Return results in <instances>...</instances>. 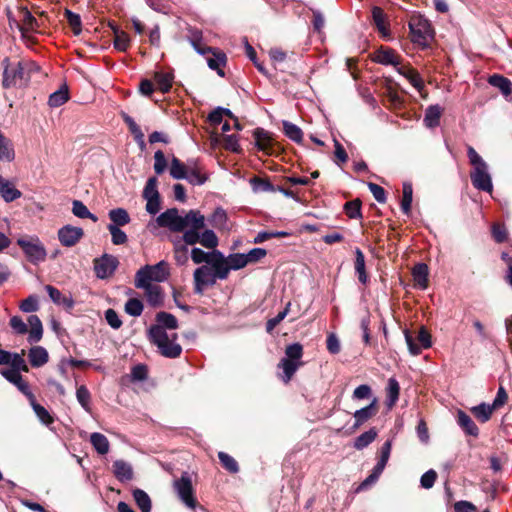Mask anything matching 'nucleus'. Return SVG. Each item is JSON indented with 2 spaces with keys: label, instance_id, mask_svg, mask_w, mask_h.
I'll return each instance as SVG.
<instances>
[{
  "label": "nucleus",
  "instance_id": "nucleus-1",
  "mask_svg": "<svg viewBox=\"0 0 512 512\" xmlns=\"http://www.w3.org/2000/svg\"><path fill=\"white\" fill-rule=\"evenodd\" d=\"M156 221L160 227H166L173 232L205 226V217L197 210H190L185 216H181L177 209H168L161 213Z\"/></svg>",
  "mask_w": 512,
  "mask_h": 512
},
{
  "label": "nucleus",
  "instance_id": "nucleus-2",
  "mask_svg": "<svg viewBox=\"0 0 512 512\" xmlns=\"http://www.w3.org/2000/svg\"><path fill=\"white\" fill-rule=\"evenodd\" d=\"M467 155L470 164L473 166V170L470 173L473 186L478 190L491 193L493 185L486 162L471 146L467 149Z\"/></svg>",
  "mask_w": 512,
  "mask_h": 512
},
{
  "label": "nucleus",
  "instance_id": "nucleus-3",
  "mask_svg": "<svg viewBox=\"0 0 512 512\" xmlns=\"http://www.w3.org/2000/svg\"><path fill=\"white\" fill-rule=\"evenodd\" d=\"M408 25L412 43L422 49L429 47L434 39V30L429 21L419 13H413Z\"/></svg>",
  "mask_w": 512,
  "mask_h": 512
},
{
  "label": "nucleus",
  "instance_id": "nucleus-4",
  "mask_svg": "<svg viewBox=\"0 0 512 512\" xmlns=\"http://www.w3.org/2000/svg\"><path fill=\"white\" fill-rule=\"evenodd\" d=\"M149 336L163 356L176 358L181 354L182 348L176 343V333H168L161 326H153L149 331Z\"/></svg>",
  "mask_w": 512,
  "mask_h": 512
},
{
  "label": "nucleus",
  "instance_id": "nucleus-5",
  "mask_svg": "<svg viewBox=\"0 0 512 512\" xmlns=\"http://www.w3.org/2000/svg\"><path fill=\"white\" fill-rule=\"evenodd\" d=\"M5 63L2 82L5 88L26 84L29 79V73L35 67L34 63L28 61L9 63L8 60H5Z\"/></svg>",
  "mask_w": 512,
  "mask_h": 512
},
{
  "label": "nucleus",
  "instance_id": "nucleus-6",
  "mask_svg": "<svg viewBox=\"0 0 512 512\" xmlns=\"http://www.w3.org/2000/svg\"><path fill=\"white\" fill-rule=\"evenodd\" d=\"M16 243L30 263L39 264L46 260L47 250L38 236L21 235Z\"/></svg>",
  "mask_w": 512,
  "mask_h": 512
},
{
  "label": "nucleus",
  "instance_id": "nucleus-7",
  "mask_svg": "<svg viewBox=\"0 0 512 512\" xmlns=\"http://www.w3.org/2000/svg\"><path fill=\"white\" fill-rule=\"evenodd\" d=\"M303 347L299 343H293L286 347L285 357L281 359L278 367L283 370L282 380L288 383L295 372L303 365Z\"/></svg>",
  "mask_w": 512,
  "mask_h": 512
},
{
  "label": "nucleus",
  "instance_id": "nucleus-8",
  "mask_svg": "<svg viewBox=\"0 0 512 512\" xmlns=\"http://www.w3.org/2000/svg\"><path fill=\"white\" fill-rule=\"evenodd\" d=\"M30 329L28 330L27 324L19 316L10 318V326L17 334H25L28 332V342L37 343L42 339L43 326L42 322L37 315H30L27 319Z\"/></svg>",
  "mask_w": 512,
  "mask_h": 512
},
{
  "label": "nucleus",
  "instance_id": "nucleus-9",
  "mask_svg": "<svg viewBox=\"0 0 512 512\" xmlns=\"http://www.w3.org/2000/svg\"><path fill=\"white\" fill-rule=\"evenodd\" d=\"M168 267L163 261L156 265H146L137 271L135 275V286L144 287L147 283L163 282L168 277Z\"/></svg>",
  "mask_w": 512,
  "mask_h": 512
},
{
  "label": "nucleus",
  "instance_id": "nucleus-10",
  "mask_svg": "<svg viewBox=\"0 0 512 512\" xmlns=\"http://www.w3.org/2000/svg\"><path fill=\"white\" fill-rule=\"evenodd\" d=\"M202 228H191L184 232L183 240L187 245L200 243L208 249H214L218 245V238L212 230H204L201 234L199 230Z\"/></svg>",
  "mask_w": 512,
  "mask_h": 512
},
{
  "label": "nucleus",
  "instance_id": "nucleus-11",
  "mask_svg": "<svg viewBox=\"0 0 512 512\" xmlns=\"http://www.w3.org/2000/svg\"><path fill=\"white\" fill-rule=\"evenodd\" d=\"M173 487L180 500L188 508L195 509L197 501L194 497V489L189 474L183 473L179 479L174 480Z\"/></svg>",
  "mask_w": 512,
  "mask_h": 512
},
{
  "label": "nucleus",
  "instance_id": "nucleus-12",
  "mask_svg": "<svg viewBox=\"0 0 512 512\" xmlns=\"http://www.w3.org/2000/svg\"><path fill=\"white\" fill-rule=\"evenodd\" d=\"M404 334L407 346L412 355H418L421 353L422 349L431 347V335L424 327H421L418 331L416 340L408 330H406Z\"/></svg>",
  "mask_w": 512,
  "mask_h": 512
},
{
  "label": "nucleus",
  "instance_id": "nucleus-13",
  "mask_svg": "<svg viewBox=\"0 0 512 512\" xmlns=\"http://www.w3.org/2000/svg\"><path fill=\"white\" fill-rule=\"evenodd\" d=\"M193 45L197 52L200 54L205 55L211 52L212 56L207 57V64L209 68H211L212 70H216L220 76H224L222 67L225 65L226 55L220 51H214L210 47H201L196 43H193Z\"/></svg>",
  "mask_w": 512,
  "mask_h": 512
},
{
  "label": "nucleus",
  "instance_id": "nucleus-14",
  "mask_svg": "<svg viewBox=\"0 0 512 512\" xmlns=\"http://www.w3.org/2000/svg\"><path fill=\"white\" fill-rule=\"evenodd\" d=\"M19 17L20 22L12 20L11 18H9V22L10 25H12V23H15V25L21 31L23 36H26L28 33L37 30L38 22L27 8H20Z\"/></svg>",
  "mask_w": 512,
  "mask_h": 512
},
{
  "label": "nucleus",
  "instance_id": "nucleus-15",
  "mask_svg": "<svg viewBox=\"0 0 512 512\" xmlns=\"http://www.w3.org/2000/svg\"><path fill=\"white\" fill-rule=\"evenodd\" d=\"M209 265L213 269L215 278L219 279L227 278L229 271L231 270L227 257H224V255L218 250L212 251V258L209 259Z\"/></svg>",
  "mask_w": 512,
  "mask_h": 512
},
{
  "label": "nucleus",
  "instance_id": "nucleus-16",
  "mask_svg": "<svg viewBox=\"0 0 512 512\" xmlns=\"http://www.w3.org/2000/svg\"><path fill=\"white\" fill-rule=\"evenodd\" d=\"M83 235L84 231L82 228L71 225H66L58 231L59 241L66 247H71L77 244Z\"/></svg>",
  "mask_w": 512,
  "mask_h": 512
},
{
  "label": "nucleus",
  "instance_id": "nucleus-17",
  "mask_svg": "<svg viewBox=\"0 0 512 512\" xmlns=\"http://www.w3.org/2000/svg\"><path fill=\"white\" fill-rule=\"evenodd\" d=\"M118 265L116 257L104 255L100 259L95 260L94 269L97 277L104 279L113 274Z\"/></svg>",
  "mask_w": 512,
  "mask_h": 512
},
{
  "label": "nucleus",
  "instance_id": "nucleus-18",
  "mask_svg": "<svg viewBox=\"0 0 512 512\" xmlns=\"http://www.w3.org/2000/svg\"><path fill=\"white\" fill-rule=\"evenodd\" d=\"M215 276L208 266H201L194 272L195 291L202 293L203 288L215 283Z\"/></svg>",
  "mask_w": 512,
  "mask_h": 512
},
{
  "label": "nucleus",
  "instance_id": "nucleus-19",
  "mask_svg": "<svg viewBox=\"0 0 512 512\" xmlns=\"http://www.w3.org/2000/svg\"><path fill=\"white\" fill-rule=\"evenodd\" d=\"M1 374L10 383L14 384L28 399L33 398V393L27 382H25L20 373L15 369H7L1 371Z\"/></svg>",
  "mask_w": 512,
  "mask_h": 512
},
{
  "label": "nucleus",
  "instance_id": "nucleus-20",
  "mask_svg": "<svg viewBox=\"0 0 512 512\" xmlns=\"http://www.w3.org/2000/svg\"><path fill=\"white\" fill-rule=\"evenodd\" d=\"M378 412L377 408V399L373 398L371 403L354 412V418H355V424L354 428L357 429L361 425H363L365 422H367L369 419H371L373 416H375Z\"/></svg>",
  "mask_w": 512,
  "mask_h": 512
},
{
  "label": "nucleus",
  "instance_id": "nucleus-21",
  "mask_svg": "<svg viewBox=\"0 0 512 512\" xmlns=\"http://www.w3.org/2000/svg\"><path fill=\"white\" fill-rule=\"evenodd\" d=\"M0 196L5 202H12L19 199L22 193L13 182L0 176Z\"/></svg>",
  "mask_w": 512,
  "mask_h": 512
},
{
  "label": "nucleus",
  "instance_id": "nucleus-22",
  "mask_svg": "<svg viewBox=\"0 0 512 512\" xmlns=\"http://www.w3.org/2000/svg\"><path fill=\"white\" fill-rule=\"evenodd\" d=\"M373 60L383 65L400 66V58L398 54L390 48H380L374 54Z\"/></svg>",
  "mask_w": 512,
  "mask_h": 512
},
{
  "label": "nucleus",
  "instance_id": "nucleus-23",
  "mask_svg": "<svg viewBox=\"0 0 512 512\" xmlns=\"http://www.w3.org/2000/svg\"><path fill=\"white\" fill-rule=\"evenodd\" d=\"M113 473L122 482L130 481L133 478V468L124 460H116L113 463Z\"/></svg>",
  "mask_w": 512,
  "mask_h": 512
},
{
  "label": "nucleus",
  "instance_id": "nucleus-24",
  "mask_svg": "<svg viewBox=\"0 0 512 512\" xmlns=\"http://www.w3.org/2000/svg\"><path fill=\"white\" fill-rule=\"evenodd\" d=\"M28 358L33 367H41L48 362L49 354L44 347L33 346L28 352Z\"/></svg>",
  "mask_w": 512,
  "mask_h": 512
},
{
  "label": "nucleus",
  "instance_id": "nucleus-25",
  "mask_svg": "<svg viewBox=\"0 0 512 512\" xmlns=\"http://www.w3.org/2000/svg\"><path fill=\"white\" fill-rule=\"evenodd\" d=\"M253 136L258 149L265 152L266 154H269L273 144V139L269 132L265 131L264 129L257 128L253 132Z\"/></svg>",
  "mask_w": 512,
  "mask_h": 512
},
{
  "label": "nucleus",
  "instance_id": "nucleus-26",
  "mask_svg": "<svg viewBox=\"0 0 512 512\" xmlns=\"http://www.w3.org/2000/svg\"><path fill=\"white\" fill-rule=\"evenodd\" d=\"M372 19L377 27L379 33L384 37L388 38L390 36L388 23L386 20V14L379 7H373L372 9Z\"/></svg>",
  "mask_w": 512,
  "mask_h": 512
},
{
  "label": "nucleus",
  "instance_id": "nucleus-27",
  "mask_svg": "<svg viewBox=\"0 0 512 512\" xmlns=\"http://www.w3.org/2000/svg\"><path fill=\"white\" fill-rule=\"evenodd\" d=\"M174 258L179 265H184L189 259V250L187 244L183 240V236L173 240Z\"/></svg>",
  "mask_w": 512,
  "mask_h": 512
},
{
  "label": "nucleus",
  "instance_id": "nucleus-28",
  "mask_svg": "<svg viewBox=\"0 0 512 512\" xmlns=\"http://www.w3.org/2000/svg\"><path fill=\"white\" fill-rule=\"evenodd\" d=\"M145 290L147 301L150 305L157 307L163 302V292L160 286L147 283L146 286L140 287Z\"/></svg>",
  "mask_w": 512,
  "mask_h": 512
},
{
  "label": "nucleus",
  "instance_id": "nucleus-29",
  "mask_svg": "<svg viewBox=\"0 0 512 512\" xmlns=\"http://www.w3.org/2000/svg\"><path fill=\"white\" fill-rule=\"evenodd\" d=\"M15 150L12 141L0 131V161L12 162Z\"/></svg>",
  "mask_w": 512,
  "mask_h": 512
},
{
  "label": "nucleus",
  "instance_id": "nucleus-30",
  "mask_svg": "<svg viewBox=\"0 0 512 512\" xmlns=\"http://www.w3.org/2000/svg\"><path fill=\"white\" fill-rule=\"evenodd\" d=\"M398 72L403 75L411 85L418 91H421L424 87L423 80L419 73L409 66H399Z\"/></svg>",
  "mask_w": 512,
  "mask_h": 512
},
{
  "label": "nucleus",
  "instance_id": "nucleus-31",
  "mask_svg": "<svg viewBox=\"0 0 512 512\" xmlns=\"http://www.w3.org/2000/svg\"><path fill=\"white\" fill-rule=\"evenodd\" d=\"M45 289L48 292L49 297L55 304L61 305L68 309L73 307L74 302L71 297L63 295L58 289L51 285H47Z\"/></svg>",
  "mask_w": 512,
  "mask_h": 512
},
{
  "label": "nucleus",
  "instance_id": "nucleus-32",
  "mask_svg": "<svg viewBox=\"0 0 512 512\" xmlns=\"http://www.w3.org/2000/svg\"><path fill=\"white\" fill-rule=\"evenodd\" d=\"M443 109L439 105H432L426 109L424 124L428 128H434L439 125Z\"/></svg>",
  "mask_w": 512,
  "mask_h": 512
},
{
  "label": "nucleus",
  "instance_id": "nucleus-33",
  "mask_svg": "<svg viewBox=\"0 0 512 512\" xmlns=\"http://www.w3.org/2000/svg\"><path fill=\"white\" fill-rule=\"evenodd\" d=\"M415 285L421 289H426L428 286V267L426 264H417L412 271Z\"/></svg>",
  "mask_w": 512,
  "mask_h": 512
},
{
  "label": "nucleus",
  "instance_id": "nucleus-34",
  "mask_svg": "<svg viewBox=\"0 0 512 512\" xmlns=\"http://www.w3.org/2000/svg\"><path fill=\"white\" fill-rule=\"evenodd\" d=\"M90 442L99 454L105 455L109 452L110 443L105 435L98 432L92 433L90 435Z\"/></svg>",
  "mask_w": 512,
  "mask_h": 512
},
{
  "label": "nucleus",
  "instance_id": "nucleus-35",
  "mask_svg": "<svg viewBox=\"0 0 512 512\" xmlns=\"http://www.w3.org/2000/svg\"><path fill=\"white\" fill-rule=\"evenodd\" d=\"M192 163H188L187 165L182 163L178 158L172 157L171 165H170V175L174 179H184L187 177V172Z\"/></svg>",
  "mask_w": 512,
  "mask_h": 512
},
{
  "label": "nucleus",
  "instance_id": "nucleus-36",
  "mask_svg": "<svg viewBox=\"0 0 512 512\" xmlns=\"http://www.w3.org/2000/svg\"><path fill=\"white\" fill-rule=\"evenodd\" d=\"M458 424L460 427L469 435L477 436L478 428L475 423L472 421L470 416H468L465 412L459 410L457 413Z\"/></svg>",
  "mask_w": 512,
  "mask_h": 512
},
{
  "label": "nucleus",
  "instance_id": "nucleus-37",
  "mask_svg": "<svg viewBox=\"0 0 512 512\" xmlns=\"http://www.w3.org/2000/svg\"><path fill=\"white\" fill-rule=\"evenodd\" d=\"M69 100V91L67 86L60 87L52 93L48 100V105L52 108L59 107Z\"/></svg>",
  "mask_w": 512,
  "mask_h": 512
},
{
  "label": "nucleus",
  "instance_id": "nucleus-38",
  "mask_svg": "<svg viewBox=\"0 0 512 512\" xmlns=\"http://www.w3.org/2000/svg\"><path fill=\"white\" fill-rule=\"evenodd\" d=\"M378 432L375 428H371L359 435L354 441V448L356 450H362L370 445L376 438Z\"/></svg>",
  "mask_w": 512,
  "mask_h": 512
},
{
  "label": "nucleus",
  "instance_id": "nucleus-39",
  "mask_svg": "<svg viewBox=\"0 0 512 512\" xmlns=\"http://www.w3.org/2000/svg\"><path fill=\"white\" fill-rule=\"evenodd\" d=\"M109 218L111 220L110 225H116V227L124 226L130 222V216L128 212L123 208H116L109 211Z\"/></svg>",
  "mask_w": 512,
  "mask_h": 512
},
{
  "label": "nucleus",
  "instance_id": "nucleus-40",
  "mask_svg": "<svg viewBox=\"0 0 512 512\" xmlns=\"http://www.w3.org/2000/svg\"><path fill=\"white\" fill-rule=\"evenodd\" d=\"M157 88L163 93L168 92L172 86L173 75L169 72H156L154 75Z\"/></svg>",
  "mask_w": 512,
  "mask_h": 512
},
{
  "label": "nucleus",
  "instance_id": "nucleus-41",
  "mask_svg": "<svg viewBox=\"0 0 512 512\" xmlns=\"http://www.w3.org/2000/svg\"><path fill=\"white\" fill-rule=\"evenodd\" d=\"M72 212L73 214L78 217V218H81V219H91L93 222H97L98 221V218L92 214L88 208L86 207V205L81 202L80 200H74L73 203H72Z\"/></svg>",
  "mask_w": 512,
  "mask_h": 512
},
{
  "label": "nucleus",
  "instance_id": "nucleus-42",
  "mask_svg": "<svg viewBox=\"0 0 512 512\" xmlns=\"http://www.w3.org/2000/svg\"><path fill=\"white\" fill-rule=\"evenodd\" d=\"M495 408L491 405L482 403L478 406L472 407L471 412L472 414L481 422H487Z\"/></svg>",
  "mask_w": 512,
  "mask_h": 512
},
{
  "label": "nucleus",
  "instance_id": "nucleus-43",
  "mask_svg": "<svg viewBox=\"0 0 512 512\" xmlns=\"http://www.w3.org/2000/svg\"><path fill=\"white\" fill-rule=\"evenodd\" d=\"M133 497L142 512L151 511V499L145 491L141 489H135L133 492Z\"/></svg>",
  "mask_w": 512,
  "mask_h": 512
},
{
  "label": "nucleus",
  "instance_id": "nucleus-44",
  "mask_svg": "<svg viewBox=\"0 0 512 512\" xmlns=\"http://www.w3.org/2000/svg\"><path fill=\"white\" fill-rule=\"evenodd\" d=\"M412 199H413L412 185L409 182H405L403 184V197H402V201H401V209L406 215L410 214Z\"/></svg>",
  "mask_w": 512,
  "mask_h": 512
},
{
  "label": "nucleus",
  "instance_id": "nucleus-45",
  "mask_svg": "<svg viewBox=\"0 0 512 512\" xmlns=\"http://www.w3.org/2000/svg\"><path fill=\"white\" fill-rule=\"evenodd\" d=\"M489 83L494 87L499 88L501 92L506 96L512 92V83L503 76L493 75L490 77Z\"/></svg>",
  "mask_w": 512,
  "mask_h": 512
},
{
  "label": "nucleus",
  "instance_id": "nucleus-46",
  "mask_svg": "<svg viewBox=\"0 0 512 512\" xmlns=\"http://www.w3.org/2000/svg\"><path fill=\"white\" fill-rule=\"evenodd\" d=\"M35 414L39 418V420L45 424L49 425L53 422L52 416L49 414V412L40 404L36 403L35 396L33 395L32 399H28Z\"/></svg>",
  "mask_w": 512,
  "mask_h": 512
},
{
  "label": "nucleus",
  "instance_id": "nucleus-47",
  "mask_svg": "<svg viewBox=\"0 0 512 512\" xmlns=\"http://www.w3.org/2000/svg\"><path fill=\"white\" fill-rule=\"evenodd\" d=\"M400 387L396 379L390 378L387 385L388 406L393 407L399 398Z\"/></svg>",
  "mask_w": 512,
  "mask_h": 512
},
{
  "label": "nucleus",
  "instance_id": "nucleus-48",
  "mask_svg": "<svg viewBox=\"0 0 512 512\" xmlns=\"http://www.w3.org/2000/svg\"><path fill=\"white\" fill-rule=\"evenodd\" d=\"M184 179L188 180L193 185H201L207 178L202 174L200 168H198L196 164H191L187 172V177Z\"/></svg>",
  "mask_w": 512,
  "mask_h": 512
},
{
  "label": "nucleus",
  "instance_id": "nucleus-49",
  "mask_svg": "<svg viewBox=\"0 0 512 512\" xmlns=\"http://www.w3.org/2000/svg\"><path fill=\"white\" fill-rule=\"evenodd\" d=\"M123 119L125 121V123L128 125L129 127V130L130 132L133 134L136 142L140 145V146H144L145 145V142H144V134L143 132L141 131L140 127L136 124V122L128 115H124L123 116Z\"/></svg>",
  "mask_w": 512,
  "mask_h": 512
},
{
  "label": "nucleus",
  "instance_id": "nucleus-50",
  "mask_svg": "<svg viewBox=\"0 0 512 512\" xmlns=\"http://www.w3.org/2000/svg\"><path fill=\"white\" fill-rule=\"evenodd\" d=\"M130 45V38L127 33L124 31L115 30L114 31V47L121 52H124L128 49Z\"/></svg>",
  "mask_w": 512,
  "mask_h": 512
},
{
  "label": "nucleus",
  "instance_id": "nucleus-51",
  "mask_svg": "<svg viewBox=\"0 0 512 512\" xmlns=\"http://www.w3.org/2000/svg\"><path fill=\"white\" fill-rule=\"evenodd\" d=\"M157 322L158 324L156 326H161L163 329H175L177 328V320L176 318L169 313L166 312H160L157 314Z\"/></svg>",
  "mask_w": 512,
  "mask_h": 512
},
{
  "label": "nucleus",
  "instance_id": "nucleus-52",
  "mask_svg": "<svg viewBox=\"0 0 512 512\" xmlns=\"http://www.w3.org/2000/svg\"><path fill=\"white\" fill-rule=\"evenodd\" d=\"M283 128L285 135L289 137L291 140L295 142L302 141V131L298 126L288 121H283Z\"/></svg>",
  "mask_w": 512,
  "mask_h": 512
},
{
  "label": "nucleus",
  "instance_id": "nucleus-53",
  "mask_svg": "<svg viewBox=\"0 0 512 512\" xmlns=\"http://www.w3.org/2000/svg\"><path fill=\"white\" fill-rule=\"evenodd\" d=\"M143 197L145 200L153 199V198H159V192L157 189V179L155 177H152L148 179L144 191H143Z\"/></svg>",
  "mask_w": 512,
  "mask_h": 512
},
{
  "label": "nucleus",
  "instance_id": "nucleus-54",
  "mask_svg": "<svg viewBox=\"0 0 512 512\" xmlns=\"http://www.w3.org/2000/svg\"><path fill=\"white\" fill-rule=\"evenodd\" d=\"M391 449H392V440H387L381 447L380 458L377 462V470L378 471L380 469L385 468V466L389 460V457H390Z\"/></svg>",
  "mask_w": 512,
  "mask_h": 512
},
{
  "label": "nucleus",
  "instance_id": "nucleus-55",
  "mask_svg": "<svg viewBox=\"0 0 512 512\" xmlns=\"http://www.w3.org/2000/svg\"><path fill=\"white\" fill-rule=\"evenodd\" d=\"M25 355V350H22L21 353L11 354V361L9 364L12 365V369L19 371L28 372L29 368L23 358Z\"/></svg>",
  "mask_w": 512,
  "mask_h": 512
},
{
  "label": "nucleus",
  "instance_id": "nucleus-56",
  "mask_svg": "<svg viewBox=\"0 0 512 512\" xmlns=\"http://www.w3.org/2000/svg\"><path fill=\"white\" fill-rule=\"evenodd\" d=\"M76 397L80 405L87 411L90 412V392L88 389L81 385L77 388Z\"/></svg>",
  "mask_w": 512,
  "mask_h": 512
},
{
  "label": "nucleus",
  "instance_id": "nucleus-57",
  "mask_svg": "<svg viewBox=\"0 0 512 512\" xmlns=\"http://www.w3.org/2000/svg\"><path fill=\"white\" fill-rule=\"evenodd\" d=\"M125 311L131 316H140L143 311V304L139 299L131 298L125 304Z\"/></svg>",
  "mask_w": 512,
  "mask_h": 512
},
{
  "label": "nucleus",
  "instance_id": "nucleus-58",
  "mask_svg": "<svg viewBox=\"0 0 512 512\" xmlns=\"http://www.w3.org/2000/svg\"><path fill=\"white\" fill-rule=\"evenodd\" d=\"M108 230L112 237V242L115 245H122L127 242V235L116 225H108Z\"/></svg>",
  "mask_w": 512,
  "mask_h": 512
},
{
  "label": "nucleus",
  "instance_id": "nucleus-59",
  "mask_svg": "<svg viewBox=\"0 0 512 512\" xmlns=\"http://www.w3.org/2000/svg\"><path fill=\"white\" fill-rule=\"evenodd\" d=\"M230 269L238 270L247 265L245 255L241 253L231 254L227 257Z\"/></svg>",
  "mask_w": 512,
  "mask_h": 512
},
{
  "label": "nucleus",
  "instance_id": "nucleus-60",
  "mask_svg": "<svg viewBox=\"0 0 512 512\" xmlns=\"http://www.w3.org/2000/svg\"><path fill=\"white\" fill-rule=\"evenodd\" d=\"M19 308L21 311L25 313H31L38 310V299L35 295H31L28 298L24 299L20 305Z\"/></svg>",
  "mask_w": 512,
  "mask_h": 512
},
{
  "label": "nucleus",
  "instance_id": "nucleus-61",
  "mask_svg": "<svg viewBox=\"0 0 512 512\" xmlns=\"http://www.w3.org/2000/svg\"><path fill=\"white\" fill-rule=\"evenodd\" d=\"M226 213L223 209L217 208L210 217V222L215 228H223L226 223Z\"/></svg>",
  "mask_w": 512,
  "mask_h": 512
},
{
  "label": "nucleus",
  "instance_id": "nucleus-62",
  "mask_svg": "<svg viewBox=\"0 0 512 512\" xmlns=\"http://www.w3.org/2000/svg\"><path fill=\"white\" fill-rule=\"evenodd\" d=\"M66 19L73 29L74 34L78 35L81 33V19L80 16L76 13H73L70 10L65 11Z\"/></svg>",
  "mask_w": 512,
  "mask_h": 512
},
{
  "label": "nucleus",
  "instance_id": "nucleus-63",
  "mask_svg": "<svg viewBox=\"0 0 512 512\" xmlns=\"http://www.w3.org/2000/svg\"><path fill=\"white\" fill-rule=\"evenodd\" d=\"M345 212L349 218L355 219L361 216V203L359 200H353L345 204Z\"/></svg>",
  "mask_w": 512,
  "mask_h": 512
},
{
  "label": "nucleus",
  "instance_id": "nucleus-64",
  "mask_svg": "<svg viewBox=\"0 0 512 512\" xmlns=\"http://www.w3.org/2000/svg\"><path fill=\"white\" fill-rule=\"evenodd\" d=\"M218 457H219V460L222 463V465L228 471H230L232 473H236L238 471V464L234 460V458H232L230 455H228L224 452H219Z\"/></svg>",
  "mask_w": 512,
  "mask_h": 512
}]
</instances>
